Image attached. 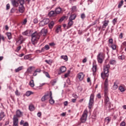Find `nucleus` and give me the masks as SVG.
Returning a JSON list of instances; mask_svg holds the SVG:
<instances>
[{"mask_svg":"<svg viewBox=\"0 0 126 126\" xmlns=\"http://www.w3.org/2000/svg\"><path fill=\"white\" fill-rule=\"evenodd\" d=\"M110 68V64H108L104 66L103 72L101 73V76L103 79H104L105 77H108L109 76V69Z\"/></svg>","mask_w":126,"mask_h":126,"instance_id":"1","label":"nucleus"},{"mask_svg":"<svg viewBox=\"0 0 126 126\" xmlns=\"http://www.w3.org/2000/svg\"><path fill=\"white\" fill-rule=\"evenodd\" d=\"M31 37L32 43V45H35V44H36L37 41L40 39V36L39 33L37 32H34L31 35Z\"/></svg>","mask_w":126,"mask_h":126,"instance_id":"2","label":"nucleus"},{"mask_svg":"<svg viewBox=\"0 0 126 126\" xmlns=\"http://www.w3.org/2000/svg\"><path fill=\"white\" fill-rule=\"evenodd\" d=\"M97 60L98 63H102L104 62V60H105V54L103 52L99 53L97 56Z\"/></svg>","mask_w":126,"mask_h":126,"instance_id":"3","label":"nucleus"},{"mask_svg":"<svg viewBox=\"0 0 126 126\" xmlns=\"http://www.w3.org/2000/svg\"><path fill=\"white\" fill-rule=\"evenodd\" d=\"M18 1L20 4L19 6V12H21V13H23V12H24V10H25V8L24 7V3H25V0H18Z\"/></svg>","mask_w":126,"mask_h":126,"instance_id":"4","label":"nucleus"},{"mask_svg":"<svg viewBox=\"0 0 126 126\" xmlns=\"http://www.w3.org/2000/svg\"><path fill=\"white\" fill-rule=\"evenodd\" d=\"M51 96H52V92L51 91L50 92H47V93L45 94V95L42 97L41 98L42 102H45V101L49 100Z\"/></svg>","mask_w":126,"mask_h":126,"instance_id":"5","label":"nucleus"},{"mask_svg":"<svg viewBox=\"0 0 126 126\" xmlns=\"http://www.w3.org/2000/svg\"><path fill=\"white\" fill-rule=\"evenodd\" d=\"M87 114H88V111H87V110H85L81 118V123H85L86 122L87 120Z\"/></svg>","mask_w":126,"mask_h":126,"instance_id":"6","label":"nucleus"},{"mask_svg":"<svg viewBox=\"0 0 126 126\" xmlns=\"http://www.w3.org/2000/svg\"><path fill=\"white\" fill-rule=\"evenodd\" d=\"M94 104V94H91L90 98L89 103V108L90 109L92 108Z\"/></svg>","mask_w":126,"mask_h":126,"instance_id":"7","label":"nucleus"},{"mask_svg":"<svg viewBox=\"0 0 126 126\" xmlns=\"http://www.w3.org/2000/svg\"><path fill=\"white\" fill-rule=\"evenodd\" d=\"M11 3L14 7L19 6V1L18 0H11Z\"/></svg>","mask_w":126,"mask_h":126,"instance_id":"8","label":"nucleus"},{"mask_svg":"<svg viewBox=\"0 0 126 126\" xmlns=\"http://www.w3.org/2000/svg\"><path fill=\"white\" fill-rule=\"evenodd\" d=\"M13 126H18V118L14 116L13 118Z\"/></svg>","mask_w":126,"mask_h":126,"instance_id":"9","label":"nucleus"},{"mask_svg":"<svg viewBox=\"0 0 126 126\" xmlns=\"http://www.w3.org/2000/svg\"><path fill=\"white\" fill-rule=\"evenodd\" d=\"M105 104H106V106H108L109 109H110V110H112V108H111V104L110 103V99L108 96L105 97Z\"/></svg>","mask_w":126,"mask_h":126,"instance_id":"10","label":"nucleus"},{"mask_svg":"<svg viewBox=\"0 0 126 126\" xmlns=\"http://www.w3.org/2000/svg\"><path fill=\"white\" fill-rule=\"evenodd\" d=\"M108 78H106L104 82V92H105V93H107V92H108Z\"/></svg>","mask_w":126,"mask_h":126,"instance_id":"11","label":"nucleus"},{"mask_svg":"<svg viewBox=\"0 0 126 126\" xmlns=\"http://www.w3.org/2000/svg\"><path fill=\"white\" fill-rule=\"evenodd\" d=\"M14 116H16V118H21V117H22L23 116V113L22 112L20 111V110H17L16 112V115H14Z\"/></svg>","mask_w":126,"mask_h":126,"instance_id":"12","label":"nucleus"},{"mask_svg":"<svg viewBox=\"0 0 126 126\" xmlns=\"http://www.w3.org/2000/svg\"><path fill=\"white\" fill-rule=\"evenodd\" d=\"M84 76H85V75H84V74H83V73L82 72L79 73L78 74V78H79L80 81H82V80H83V78H84Z\"/></svg>","mask_w":126,"mask_h":126,"instance_id":"13","label":"nucleus"},{"mask_svg":"<svg viewBox=\"0 0 126 126\" xmlns=\"http://www.w3.org/2000/svg\"><path fill=\"white\" fill-rule=\"evenodd\" d=\"M47 33H48V30L46 29H43L41 30L40 34L42 35V36H46L47 35Z\"/></svg>","mask_w":126,"mask_h":126,"instance_id":"14","label":"nucleus"},{"mask_svg":"<svg viewBox=\"0 0 126 126\" xmlns=\"http://www.w3.org/2000/svg\"><path fill=\"white\" fill-rule=\"evenodd\" d=\"M24 41H25V39H24L23 38V36H20L19 37V39L18 40V42H19L21 44H22V43H23V42H24Z\"/></svg>","mask_w":126,"mask_h":126,"instance_id":"15","label":"nucleus"},{"mask_svg":"<svg viewBox=\"0 0 126 126\" xmlns=\"http://www.w3.org/2000/svg\"><path fill=\"white\" fill-rule=\"evenodd\" d=\"M55 13L56 14H60V13H61V12H62V8L61 7H58L55 10Z\"/></svg>","mask_w":126,"mask_h":126,"instance_id":"16","label":"nucleus"},{"mask_svg":"<svg viewBox=\"0 0 126 126\" xmlns=\"http://www.w3.org/2000/svg\"><path fill=\"white\" fill-rule=\"evenodd\" d=\"M73 25V21L69 20V22L68 23V26H67V29H68V28H70L71 26Z\"/></svg>","mask_w":126,"mask_h":126,"instance_id":"17","label":"nucleus"},{"mask_svg":"<svg viewBox=\"0 0 126 126\" xmlns=\"http://www.w3.org/2000/svg\"><path fill=\"white\" fill-rule=\"evenodd\" d=\"M60 71L61 73H63L64 71H66V67H65L64 66H63L61 67L60 68Z\"/></svg>","mask_w":126,"mask_h":126,"instance_id":"18","label":"nucleus"},{"mask_svg":"<svg viewBox=\"0 0 126 126\" xmlns=\"http://www.w3.org/2000/svg\"><path fill=\"white\" fill-rule=\"evenodd\" d=\"M29 109L30 111H31V112H32V111H34V110H35V106H34V105H33V104H31L29 106Z\"/></svg>","mask_w":126,"mask_h":126,"instance_id":"19","label":"nucleus"},{"mask_svg":"<svg viewBox=\"0 0 126 126\" xmlns=\"http://www.w3.org/2000/svg\"><path fill=\"white\" fill-rule=\"evenodd\" d=\"M108 24H109V21L105 20L104 21V24L102 25V28H105L106 27H107V26H108Z\"/></svg>","mask_w":126,"mask_h":126,"instance_id":"20","label":"nucleus"},{"mask_svg":"<svg viewBox=\"0 0 126 126\" xmlns=\"http://www.w3.org/2000/svg\"><path fill=\"white\" fill-rule=\"evenodd\" d=\"M61 58L62 60H64V61H65V62H67V61L68 60V58H67V56H66V55H65V56L62 55V56H61Z\"/></svg>","mask_w":126,"mask_h":126,"instance_id":"21","label":"nucleus"},{"mask_svg":"<svg viewBox=\"0 0 126 126\" xmlns=\"http://www.w3.org/2000/svg\"><path fill=\"white\" fill-rule=\"evenodd\" d=\"M109 63L110 64H113V65L116 64V63H117V61L115 59H111L109 62Z\"/></svg>","mask_w":126,"mask_h":126,"instance_id":"22","label":"nucleus"},{"mask_svg":"<svg viewBox=\"0 0 126 126\" xmlns=\"http://www.w3.org/2000/svg\"><path fill=\"white\" fill-rule=\"evenodd\" d=\"M119 89L121 92H125V91H126V88H125V87L123 86H120Z\"/></svg>","mask_w":126,"mask_h":126,"instance_id":"23","label":"nucleus"},{"mask_svg":"<svg viewBox=\"0 0 126 126\" xmlns=\"http://www.w3.org/2000/svg\"><path fill=\"white\" fill-rule=\"evenodd\" d=\"M50 16H56L57 14H56V12L55 11H51L49 13Z\"/></svg>","mask_w":126,"mask_h":126,"instance_id":"24","label":"nucleus"},{"mask_svg":"<svg viewBox=\"0 0 126 126\" xmlns=\"http://www.w3.org/2000/svg\"><path fill=\"white\" fill-rule=\"evenodd\" d=\"M23 69V66H20L19 67H18L17 68L15 69V72H19V71H20V70H22V69Z\"/></svg>","mask_w":126,"mask_h":126,"instance_id":"25","label":"nucleus"},{"mask_svg":"<svg viewBox=\"0 0 126 126\" xmlns=\"http://www.w3.org/2000/svg\"><path fill=\"white\" fill-rule=\"evenodd\" d=\"M55 23H54V21H51L48 25V26L50 28V29H52L53 27H54Z\"/></svg>","mask_w":126,"mask_h":126,"instance_id":"26","label":"nucleus"},{"mask_svg":"<svg viewBox=\"0 0 126 126\" xmlns=\"http://www.w3.org/2000/svg\"><path fill=\"white\" fill-rule=\"evenodd\" d=\"M49 98H50L49 103H50L52 104H55V100H54V99H53V96H52V95H51Z\"/></svg>","mask_w":126,"mask_h":126,"instance_id":"27","label":"nucleus"},{"mask_svg":"<svg viewBox=\"0 0 126 126\" xmlns=\"http://www.w3.org/2000/svg\"><path fill=\"white\" fill-rule=\"evenodd\" d=\"M92 69H93V72H94V73L96 72L97 70V65H93Z\"/></svg>","mask_w":126,"mask_h":126,"instance_id":"28","label":"nucleus"},{"mask_svg":"<svg viewBox=\"0 0 126 126\" xmlns=\"http://www.w3.org/2000/svg\"><path fill=\"white\" fill-rule=\"evenodd\" d=\"M44 24H45V25H47L49 22H50V19H44L42 20Z\"/></svg>","mask_w":126,"mask_h":126,"instance_id":"29","label":"nucleus"},{"mask_svg":"<svg viewBox=\"0 0 126 126\" xmlns=\"http://www.w3.org/2000/svg\"><path fill=\"white\" fill-rule=\"evenodd\" d=\"M29 85H30L31 87H34V86H35V85L34 84V80H32L29 83Z\"/></svg>","mask_w":126,"mask_h":126,"instance_id":"30","label":"nucleus"},{"mask_svg":"<svg viewBox=\"0 0 126 126\" xmlns=\"http://www.w3.org/2000/svg\"><path fill=\"white\" fill-rule=\"evenodd\" d=\"M50 83H51V85L54 86V85H55V84H56L57 83V80H56V79L52 80L50 82Z\"/></svg>","mask_w":126,"mask_h":126,"instance_id":"31","label":"nucleus"},{"mask_svg":"<svg viewBox=\"0 0 126 126\" xmlns=\"http://www.w3.org/2000/svg\"><path fill=\"white\" fill-rule=\"evenodd\" d=\"M123 4H124V0H122L118 4V8H121L123 6Z\"/></svg>","mask_w":126,"mask_h":126,"instance_id":"32","label":"nucleus"},{"mask_svg":"<svg viewBox=\"0 0 126 126\" xmlns=\"http://www.w3.org/2000/svg\"><path fill=\"white\" fill-rule=\"evenodd\" d=\"M29 33H30V31H26L25 32H23L22 33L23 35H24L25 36H29L28 34Z\"/></svg>","mask_w":126,"mask_h":126,"instance_id":"33","label":"nucleus"},{"mask_svg":"<svg viewBox=\"0 0 126 126\" xmlns=\"http://www.w3.org/2000/svg\"><path fill=\"white\" fill-rule=\"evenodd\" d=\"M75 19V15H70L69 18V20H71L72 21V20Z\"/></svg>","mask_w":126,"mask_h":126,"instance_id":"34","label":"nucleus"},{"mask_svg":"<svg viewBox=\"0 0 126 126\" xmlns=\"http://www.w3.org/2000/svg\"><path fill=\"white\" fill-rule=\"evenodd\" d=\"M105 122L107 123V124H109V123H110V122H111V118H110L109 117H106L105 119Z\"/></svg>","mask_w":126,"mask_h":126,"instance_id":"35","label":"nucleus"},{"mask_svg":"<svg viewBox=\"0 0 126 126\" xmlns=\"http://www.w3.org/2000/svg\"><path fill=\"white\" fill-rule=\"evenodd\" d=\"M45 25H45V23L44 22V21L43 20L41 21L39 23V26H40L41 27H43V26H45Z\"/></svg>","mask_w":126,"mask_h":126,"instance_id":"36","label":"nucleus"},{"mask_svg":"<svg viewBox=\"0 0 126 126\" xmlns=\"http://www.w3.org/2000/svg\"><path fill=\"white\" fill-rule=\"evenodd\" d=\"M7 36L8 39L9 40H10V39H11V38H12V36H11V33H10V32H8V33H7Z\"/></svg>","mask_w":126,"mask_h":126,"instance_id":"37","label":"nucleus"},{"mask_svg":"<svg viewBox=\"0 0 126 126\" xmlns=\"http://www.w3.org/2000/svg\"><path fill=\"white\" fill-rule=\"evenodd\" d=\"M31 94H32V93L31 91H28L26 93V96H30V95H31Z\"/></svg>","mask_w":126,"mask_h":126,"instance_id":"38","label":"nucleus"},{"mask_svg":"<svg viewBox=\"0 0 126 126\" xmlns=\"http://www.w3.org/2000/svg\"><path fill=\"white\" fill-rule=\"evenodd\" d=\"M27 23V19L26 18L22 22V25H25Z\"/></svg>","mask_w":126,"mask_h":126,"instance_id":"39","label":"nucleus"},{"mask_svg":"<svg viewBox=\"0 0 126 126\" xmlns=\"http://www.w3.org/2000/svg\"><path fill=\"white\" fill-rule=\"evenodd\" d=\"M118 88V85L116 84V83H114V85H113V89L116 90Z\"/></svg>","mask_w":126,"mask_h":126,"instance_id":"40","label":"nucleus"},{"mask_svg":"<svg viewBox=\"0 0 126 126\" xmlns=\"http://www.w3.org/2000/svg\"><path fill=\"white\" fill-rule=\"evenodd\" d=\"M65 19V16H63L61 18V19L59 20V22H62V21H63L64 19Z\"/></svg>","mask_w":126,"mask_h":126,"instance_id":"41","label":"nucleus"},{"mask_svg":"<svg viewBox=\"0 0 126 126\" xmlns=\"http://www.w3.org/2000/svg\"><path fill=\"white\" fill-rule=\"evenodd\" d=\"M61 30V27H58L56 30V33H59Z\"/></svg>","mask_w":126,"mask_h":126,"instance_id":"42","label":"nucleus"},{"mask_svg":"<svg viewBox=\"0 0 126 126\" xmlns=\"http://www.w3.org/2000/svg\"><path fill=\"white\" fill-rule=\"evenodd\" d=\"M0 117L3 119V118H4V112H1L0 113Z\"/></svg>","mask_w":126,"mask_h":126,"instance_id":"43","label":"nucleus"},{"mask_svg":"<svg viewBox=\"0 0 126 126\" xmlns=\"http://www.w3.org/2000/svg\"><path fill=\"white\" fill-rule=\"evenodd\" d=\"M71 10L73 12L74 11H75L76 10V6H73L71 8Z\"/></svg>","mask_w":126,"mask_h":126,"instance_id":"44","label":"nucleus"},{"mask_svg":"<svg viewBox=\"0 0 126 126\" xmlns=\"http://www.w3.org/2000/svg\"><path fill=\"white\" fill-rule=\"evenodd\" d=\"M77 89L80 92H81V91L83 90L82 87L81 86H78L77 87Z\"/></svg>","mask_w":126,"mask_h":126,"instance_id":"45","label":"nucleus"},{"mask_svg":"<svg viewBox=\"0 0 126 126\" xmlns=\"http://www.w3.org/2000/svg\"><path fill=\"white\" fill-rule=\"evenodd\" d=\"M111 47L113 50H116L117 49V46L115 44L111 45Z\"/></svg>","mask_w":126,"mask_h":126,"instance_id":"46","label":"nucleus"},{"mask_svg":"<svg viewBox=\"0 0 126 126\" xmlns=\"http://www.w3.org/2000/svg\"><path fill=\"white\" fill-rule=\"evenodd\" d=\"M86 16H85V14L84 13H82L81 15V18H82V19H84V18H85Z\"/></svg>","mask_w":126,"mask_h":126,"instance_id":"47","label":"nucleus"},{"mask_svg":"<svg viewBox=\"0 0 126 126\" xmlns=\"http://www.w3.org/2000/svg\"><path fill=\"white\" fill-rule=\"evenodd\" d=\"M33 23L34 24H37V23H38V19L35 18L34 19H33Z\"/></svg>","mask_w":126,"mask_h":126,"instance_id":"48","label":"nucleus"},{"mask_svg":"<svg viewBox=\"0 0 126 126\" xmlns=\"http://www.w3.org/2000/svg\"><path fill=\"white\" fill-rule=\"evenodd\" d=\"M45 63H47L48 64H52V61L51 60H45Z\"/></svg>","mask_w":126,"mask_h":126,"instance_id":"49","label":"nucleus"},{"mask_svg":"<svg viewBox=\"0 0 126 126\" xmlns=\"http://www.w3.org/2000/svg\"><path fill=\"white\" fill-rule=\"evenodd\" d=\"M9 8H10V5L9 4V3H8L6 5V10H8V9H9Z\"/></svg>","mask_w":126,"mask_h":126,"instance_id":"50","label":"nucleus"},{"mask_svg":"<svg viewBox=\"0 0 126 126\" xmlns=\"http://www.w3.org/2000/svg\"><path fill=\"white\" fill-rule=\"evenodd\" d=\"M70 73V71H68V72L64 74V77H67V76L69 75Z\"/></svg>","mask_w":126,"mask_h":126,"instance_id":"51","label":"nucleus"},{"mask_svg":"<svg viewBox=\"0 0 126 126\" xmlns=\"http://www.w3.org/2000/svg\"><path fill=\"white\" fill-rule=\"evenodd\" d=\"M113 40L112 38H110V39H109V43L111 45H113Z\"/></svg>","mask_w":126,"mask_h":126,"instance_id":"52","label":"nucleus"},{"mask_svg":"<svg viewBox=\"0 0 126 126\" xmlns=\"http://www.w3.org/2000/svg\"><path fill=\"white\" fill-rule=\"evenodd\" d=\"M14 12H15V9H14V8H11L10 10V13H14Z\"/></svg>","mask_w":126,"mask_h":126,"instance_id":"53","label":"nucleus"},{"mask_svg":"<svg viewBox=\"0 0 126 126\" xmlns=\"http://www.w3.org/2000/svg\"><path fill=\"white\" fill-rule=\"evenodd\" d=\"M113 24L114 25L117 23V19H114L112 21Z\"/></svg>","mask_w":126,"mask_h":126,"instance_id":"54","label":"nucleus"},{"mask_svg":"<svg viewBox=\"0 0 126 126\" xmlns=\"http://www.w3.org/2000/svg\"><path fill=\"white\" fill-rule=\"evenodd\" d=\"M1 39L2 40V41L3 42H4V36H3V35H1V34H0V41H1Z\"/></svg>","mask_w":126,"mask_h":126,"instance_id":"55","label":"nucleus"},{"mask_svg":"<svg viewBox=\"0 0 126 126\" xmlns=\"http://www.w3.org/2000/svg\"><path fill=\"white\" fill-rule=\"evenodd\" d=\"M126 126V122H122L120 124V126Z\"/></svg>","mask_w":126,"mask_h":126,"instance_id":"56","label":"nucleus"},{"mask_svg":"<svg viewBox=\"0 0 126 126\" xmlns=\"http://www.w3.org/2000/svg\"><path fill=\"white\" fill-rule=\"evenodd\" d=\"M45 48L46 50H49L50 49V46H49L48 45H46L45 46Z\"/></svg>","mask_w":126,"mask_h":126,"instance_id":"57","label":"nucleus"},{"mask_svg":"<svg viewBox=\"0 0 126 126\" xmlns=\"http://www.w3.org/2000/svg\"><path fill=\"white\" fill-rule=\"evenodd\" d=\"M45 74L47 77H48V78H50V75L49 74V73L46 72Z\"/></svg>","mask_w":126,"mask_h":126,"instance_id":"58","label":"nucleus"},{"mask_svg":"<svg viewBox=\"0 0 126 126\" xmlns=\"http://www.w3.org/2000/svg\"><path fill=\"white\" fill-rule=\"evenodd\" d=\"M96 97H97V98H98V99L101 98V94H98L96 95Z\"/></svg>","mask_w":126,"mask_h":126,"instance_id":"59","label":"nucleus"},{"mask_svg":"<svg viewBox=\"0 0 126 126\" xmlns=\"http://www.w3.org/2000/svg\"><path fill=\"white\" fill-rule=\"evenodd\" d=\"M23 126H29V124H28V122H25Z\"/></svg>","mask_w":126,"mask_h":126,"instance_id":"60","label":"nucleus"},{"mask_svg":"<svg viewBox=\"0 0 126 126\" xmlns=\"http://www.w3.org/2000/svg\"><path fill=\"white\" fill-rule=\"evenodd\" d=\"M71 101L73 103H75V102H76V98H72Z\"/></svg>","mask_w":126,"mask_h":126,"instance_id":"61","label":"nucleus"},{"mask_svg":"<svg viewBox=\"0 0 126 126\" xmlns=\"http://www.w3.org/2000/svg\"><path fill=\"white\" fill-rule=\"evenodd\" d=\"M24 59H25V60H28V59H29V56L28 55H26L24 57Z\"/></svg>","mask_w":126,"mask_h":126,"instance_id":"62","label":"nucleus"},{"mask_svg":"<svg viewBox=\"0 0 126 126\" xmlns=\"http://www.w3.org/2000/svg\"><path fill=\"white\" fill-rule=\"evenodd\" d=\"M20 125L21 126H22L24 125V120H21V121L20 122Z\"/></svg>","mask_w":126,"mask_h":126,"instance_id":"63","label":"nucleus"},{"mask_svg":"<svg viewBox=\"0 0 126 126\" xmlns=\"http://www.w3.org/2000/svg\"><path fill=\"white\" fill-rule=\"evenodd\" d=\"M35 72H41V69H36Z\"/></svg>","mask_w":126,"mask_h":126,"instance_id":"64","label":"nucleus"}]
</instances>
